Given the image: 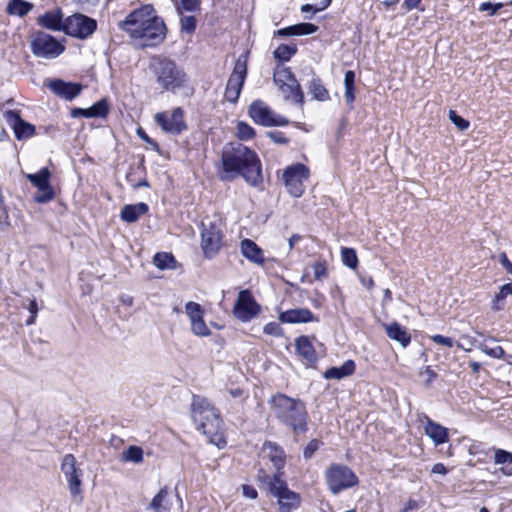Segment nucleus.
<instances>
[{
  "label": "nucleus",
  "instance_id": "53",
  "mask_svg": "<svg viewBox=\"0 0 512 512\" xmlns=\"http://www.w3.org/2000/svg\"><path fill=\"white\" fill-rule=\"evenodd\" d=\"M268 138H270L273 142L277 144H287L288 139L285 137L284 133L281 131H268L266 132Z\"/></svg>",
  "mask_w": 512,
  "mask_h": 512
},
{
  "label": "nucleus",
  "instance_id": "36",
  "mask_svg": "<svg viewBox=\"0 0 512 512\" xmlns=\"http://www.w3.org/2000/svg\"><path fill=\"white\" fill-rule=\"evenodd\" d=\"M153 264L160 270L172 269L176 266V259L172 253L158 252L153 257Z\"/></svg>",
  "mask_w": 512,
  "mask_h": 512
},
{
  "label": "nucleus",
  "instance_id": "35",
  "mask_svg": "<svg viewBox=\"0 0 512 512\" xmlns=\"http://www.w3.org/2000/svg\"><path fill=\"white\" fill-rule=\"evenodd\" d=\"M344 98L348 105H351L355 100V72L347 70L344 75Z\"/></svg>",
  "mask_w": 512,
  "mask_h": 512
},
{
  "label": "nucleus",
  "instance_id": "14",
  "mask_svg": "<svg viewBox=\"0 0 512 512\" xmlns=\"http://www.w3.org/2000/svg\"><path fill=\"white\" fill-rule=\"evenodd\" d=\"M269 494L277 499L281 512H292L301 504L300 494L290 490L284 478L273 486V490Z\"/></svg>",
  "mask_w": 512,
  "mask_h": 512
},
{
  "label": "nucleus",
  "instance_id": "59",
  "mask_svg": "<svg viewBox=\"0 0 512 512\" xmlns=\"http://www.w3.org/2000/svg\"><path fill=\"white\" fill-rule=\"evenodd\" d=\"M72 118L84 117L91 118L89 108H73L70 112Z\"/></svg>",
  "mask_w": 512,
  "mask_h": 512
},
{
  "label": "nucleus",
  "instance_id": "48",
  "mask_svg": "<svg viewBox=\"0 0 512 512\" xmlns=\"http://www.w3.org/2000/svg\"><path fill=\"white\" fill-rule=\"evenodd\" d=\"M449 119L460 131L468 129L470 125L469 121L458 115L454 110L449 111Z\"/></svg>",
  "mask_w": 512,
  "mask_h": 512
},
{
  "label": "nucleus",
  "instance_id": "38",
  "mask_svg": "<svg viewBox=\"0 0 512 512\" xmlns=\"http://www.w3.org/2000/svg\"><path fill=\"white\" fill-rule=\"evenodd\" d=\"M297 53V46L295 44H280L273 52L274 58L281 61L287 62L292 56Z\"/></svg>",
  "mask_w": 512,
  "mask_h": 512
},
{
  "label": "nucleus",
  "instance_id": "40",
  "mask_svg": "<svg viewBox=\"0 0 512 512\" xmlns=\"http://www.w3.org/2000/svg\"><path fill=\"white\" fill-rule=\"evenodd\" d=\"M178 15L185 12H198L201 9V0H178L174 3Z\"/></svg>",
  "mask_w": 512,
  "mask_h": 512
},
{
  "label": "nucleus",
  "instance_id": "7",
  "mask_svg": "<svg viewBox=\"0 0 512 512\" xmlns=\"http://www.w3.org/2000/svg\"><path fill=\"white\" fill-rule=\"evenodd\" d=\"M30 49L38 58L54 59L64 52L65 47L52 35L38 31L32 36Z\"/></svg>",
  "mask_w": 512,
  "mask_h": 512
},
{
  "label": "nucleus",
  "instance_id": "20",
  "mask_svg": "<svg viewBox=\"0 0 512 512\" xmlns=\"http://www.w3.org/2000/svg\"><path fill=\"white\" fill-rule=\"evenodd\" d=\"M185 311L191 322L192 332L201 337L211 334L210 329L204 321V310L199 303L189 301L185 305Z\"/></svg>",
  "mask_w": 512,
  "mask_h": 512
},
{
  "label": "nucleus",
  "instance_id": "17",
  "mask_svg": "<svg viewBox=\"0 0 512 512\" xmlns=\"http://www.w3.org/2000/svg\"><path fill=\"white\" fill-rule=\"evenodd\" d=\"M222 233L219 227L210 222L202 225L201 247L205 257L212 258L221 248Z\"/></svg>",
  "mask_w": 512,
  "mask_h": 512
},
{
  "label": "nucleus",
  "instance_id": "11",
  "mask_svg": "<svg viewBox=\"0 0 512 512\" xmlns=\"http://www.w3.org/2000/svg\"><path fill=\"white\" fill-rule=\"evenodd\" d=\"M96 29V20L81 13L71 15L64 20V33L78 39L88 38Z\"/></svg>",
  "mask_w": 512,
  "mask_h": 512
},
{
  "label": "nucleus",
  "instance_id": "26",
  "mask_svg": "<svg viewBox=\"0 0 512 512\" xmlns=\"http://www.w3.org/2000/svg\"><path fill=\"white\" fill-rule=\"evenodd\" d=\"M37 23L46 29L64 32L63 13L59 8L53 11H47L39 16Z\"/></svg>",
  "mask_w": 512,
  "mask_h": 512
},
{
  "label": "nucleus",
  "instance_id": "16",
  "mask_svg": "<svg viewBox=\"0 0 512 512\" xmlns=\"http://www.w3.org/2000/svg\"><path fill=\"white\" fill-rule=\"evenodd\" d=\"M260 312V306L249 290H242L234 304L233 313L242 322H248Z\"/></svg>",
  "mask_w": 512,
  "mask_h": 512
},
{
  "label": "nucleus",
  "instance_id": "23",
  "mask_svg": "<svg viewBox=\"0 0 512 512\" xmlns=\"http://www.w3.org/2000/svg\"><path fill=\"white\" fill-rule=\"evenodd\" d=\"M426 423L424 425L425 434L433 441L436 446L442 445L449 440V430L425 416Z\"/></svg>",
  "mask_w": 512,
  "mask_h": 512
},
{
  "label": "nucleus",
  "instance_id": "4",
  "mask_svg": "<svg viewBox=\"0 0 512 512\" xmlns=\"http://www.w3.org/2000/svg\"><path fill=\"white\" fill-rule=\"evenodd\" d=\"M275 417L295 434L308 430V413L303 401L278 393L270 400Z\"/></svg>",
  "mask_w": 512,
  "mask_h": 512
},
{
  "label": "nucleus",
  "instance_id": "30",
  "mask_svg": "<svg viewBox=\"0 0 512 512\" xmlns=\"http://www.w3.org/2000/svg\"><path fill=\"white\" fill-rule=\"evenodd\" d=\"M356 369V364L353 360H346L341 366H333L328 368L324 373L323 377L325 379H343L345 377L351 376Z\"/></svg>",
  "mask_w": 512,
  "mask_h": 512
},
{
  "label": "nucleus",
  "instance_id": "37",
  "mask_svg": "<svg viewBox=\"0 0 512 512\" xmlns=\"http://www.w3.org/2000/svg\"><path fill=\"white\" fill-rule=\"evenodd\" d=\"M32 8L33 5L27 1L11 0L7 6V12L11 15H18L19 17H23L27 15Z\"/></svg>",
  "mask_w": 512,
  "mask_h": 512
},
{
  "label": "nucleus",
  "instance_id": "34",
  "mask_svg": "<svg viewBox=\"0 0 512 512\" xmlns=\"http://www.w3.org/2000/svg\"><path fill=\"white\" fill-rule=\"evenodd\" d=\"M494 462L495 464H501L504 465L502 467V472L505 475L511 476L512 475V453L509 451H506L504 449H497L495 451L494 455Z\"/></svg>",
  "mask_w": 512,
  "mask_h": 512
},
{
  "label": "nucleus",
  "instance_id": "39",
  "mask_svg": "<svg viewBox=\"0 0 512 512\" xmlns=\"http://www.w3.org/2000/svg\"><path fill=\"white\" fill-rule=\"evenodd\" d=\"M508 295H512V284L507 283L500 287L499 292L495 295L491 308L493 311H500L504 307V301Z\"/></svg>",
  "mask_w": 512,
  "mask_h": 512
},
{
  "label": "nucleus",
  "instance_id": "46",
  "mask_svg": "<svg viewBox=\"0 0 512 512\" xmlns=\"http://www.w3.org/2000/svg\"><path fill=\"white\" fill-rule=\"evenodd\" d=\"M319 27L315 24L303 22L295 24L296 36L311 35L316 33Z\"/></svg>",
  "mask_w": 512,
  "mask_h": 512
},
{
  "label": "nucleus",
  "instance_id": "25",
  "mask_svg": "<svg viewBox=\"0 0 512 512\" xmlns=\"http://www.w3.org/2000/svg\"><path fill=\"white\" fill-rule=\"evenodd\" d=\"M172 494L167 487H163L153 497L147 510H153L154 512H171L173 507Z\"/></svg>",
  "mask_w": 512,
  "mask_h": 512
},
{
  "label": "nucleus",
  "instance_id": "8",
  "mask_svg": "<svg viewBox=\"0 0 512 512\" xmlns=\"http://www.w3.org/2000/svg\"><path fill=\"white\" fill-rule=\"evenodd\" d=\"M61 471L63 472L68 484L71 497L81 502L82 496V476L83 471L76 465V458L73 454H66L61 462Z\"/></svg>",
  "mask_w": 512,
  "mask_h": 512
},
{
  "label": "nucleus",
  "instance_id": "5",
  "mask_svg": "<svg viewBox=\"0 0 512 512\" xmlns=\"http://www.w3.org/2000/svg\"><path fill=\"white\" fill-rule=\"evenodd\" d=\"M149 68L155 76L156 83L165 91L175 92L185 87L188 81L184 69L168 57H154Z\"/></svg>",
  "mask_w": 512,
  "mask_h": 512
},
{
  "label": "nucleus",
  "instance_id": "52",
  "mask_svg": "<svg viewBox=\"0 0 512 512\" xmlns=\"http://www.w3.org/2000/svg\"><path fill=\"white\" fill-rule=\"evenodd\" d=\"M136 132H137V135H138V136H139L143 141H145L147 144H149V145L152 147V149H153L154 151L159 152V150H160L159 144H158L155 140H153L152 138H150V137L147 135V133L144 131V129H143V128H141V127L137 128V131H136Z\"/></svg>",
  "mask_w": 512,
  "mask_h": 512
},
{
  "label": "nucleus",
  "instance_id": "60",
  "mask_svg": "<svg viewBox=\"0 0 512 512\" xmlns=\"http://www.w3.org/2000/svg\"><path fill=\"white\" fill-rule=\"evenodd\" d=\"M432 473L445 475V474H447V473H448V470H447V468L445 467V465H444V464H442V463H436V464L432 467Z\"/></svg>",
  "mask_w": 512,
  "mask_h": 512
},
{
  "label": "nucleus",
  "instance_id": "19",
  "mask_svg": "<svg viewBox=\"0 0 512 512\" xmlns=\"http://www.w3.org/2000/svg\"><path fill=\"white\" fill-rule=\"evenodd\" d=\"M3 117L7 124L13 129L15 137L18 140L27 139L34 135V125L24 121L20 116V111L12 109L3 110Z\"/></svg>",
  "mask_w": 512,
  "mask_h": 512
},
{
  "label": "nucleus",
  "instance_id": "43",
  "mask_svg": "<svg viewBox=\"0 0 512 512\" xmlns=\"http://www.w3.org/2000/svg\"><path fill=\"white\" fill-rule=\"evenodd\" d=\"M180 16V29L181 32L186 34H193L197 28V19L195 16L189 15L185 16L184 14Z\"/></svg>",
  "mask_w": 512,
  "mask_h": 512
},
{
  "label": "nucleus",
  "instance_id": "24",
  "mask_svg": "<svg viewBox=\"0 0 512 512\" xmlns=\"http://www.w3.org/2000/svg\"><path fill=\"white\" fill-rule=\"evenodd\" d=\"M263 450L267 452V456L273 467L278 472H284L286 463V454L284 449L275 442L266 441L263 444Z\"/></svg>",
  "mask_w": 512,
  "mask_h": 512
},
{
  "label": "nucleus",
  "instance_id": "12",
  "mask_svg": "<svg viewBox=\"0 0 512 512\" xmlns=\"http://www.w3.org/2000/svg\"><path fill=\"white\" fill-rule=\"evenodd\" d=\"M249 116L252 120L264 127L286 126L289 124L288 119L283 116L276 115L263 101L255 100L249 106Z\"/></svg>",
  "mask_w": 512,
  "mask_h": 512
},
{
  "label": "nucleus",
  "instance_id": "56",
  "mask_svg": "<svg viewBox=\"0 0 512 512\" xmlns=\"http://www.w3.org/2000/svg\"><path fill=\"white\" fill-rule=\"evenodd\" d=\"M502 4H493L491 2H484L480 5L479 10L482 12H489L490 15H494L500 8Z\"/></svg>",
  "mask_w": 512,
  "mask_h": 512
},
{
  "label": "nucleus",
  "instance_id": "45",
  "mask_svg": "<svg viewBox=\"0 0 512 512\" xmlns=\"http://www.w3.org/2000/svg\"><path fill=\"white\" fill-rule=\"evenodd\" d=\"M255 135V130L246 122L240 121L237 124V137L240 140H249Z\"/></svg>",
  "mask_w": 512,
  "mask_h": 512
},
{
  "label": "nucleus",
  "instance_id": "58",
  "mask_svg": "<svg viewBox=\"0 0 512 512\" xmlns=\"http://www.w3.org/2000/svg\"><path fill=\"white\" fill-rule=\"evenodd\" d=\"M242 493L244 497L249 499H256L258 497L257 490L253 486L248 484L242 485Z\"/></svg>",
  "mask_w": 512,
  "mask_h": 512
},
{
  "label": "nucleus",
  "instance_id": "64",
  "mask_svg": "<svg viewBox=\"0 0 512 512\" xmlns=\"http://www.w3.org/2000/svg\"><path fill=\"white\" fill-rule=\"evenodd\" d=\"M499 262L503 266V268H505V269L512 264V262L508 259V257H507L505 252H502L499 255Z\"/></svg>",
  "mask_w": 512,
  "mask_h": 512
},
{
  "label": "nucleus",
  "instance_id": "29",
  "mask_svg": "<svg viewBox=\"0 0 512 512\" xmlns=\"http://www.w3.org/2000/svg\"><path fill=\"white\" fill-rule=\"evenodd\" d=\"M295 348L299 356L307 363L312 364L317 361L315 349L308 336H300L295 341Z\"/></svg>",
  "mask_w": 512,
  "mask_h": 512
},
{
  "label": "nucleus",
  "instance_id": "15",
  "mask_svg": "<svg viewBox=\"0 0 512 512\" xmlns=\"http://www.w3.org/2000/svg\"><path fill=\"white\" fill-rule=\"evenodd\" d=\"M309 176L308 168L301 163L291 165L283 173V180L288 192L294 197H300L304 192L303 181Z\"/></svg>",
  "mask_w": 512,
  "mask_h": 512
},
{
  "label": "nucleus",
  "instance_id": "9",
  "mask_svg": "<svg viewBox=\"0 0 512 512\" xmlns=\"http://www.w3.org/2000/svg\"><path fill=\"white\" fill-rule=\"evenodd\" d=\"M25 178L38 190L33 197L36 203L46 204L54 199L55 191L50 183L51 172L47 167L36 173H27Z\"/></svg>",
  "mask_w": 512,
  "mask_h": 512
},
{
  "label": "nucleus",
  "instance_id": "57",
  "mask_svg": "<svg viewBox=\"0 0 512 512\" xmlns=\"http://www.w3.org/2000/svg\"><path fill=\"white\" fill-rule=\"evenodd\" d=\"M274 35L279 37L296 36L295 25L278 29L277 31H275Z\"/></svg>",
  "mask_w": 512,
  "mask_h": 512
},
{
  "label": "nucleus",
  "instance_id": "51",
  "mask_svg": "<svg viewBox=\"0 0 512 512\" xmlns=\"http://www.w3.org/2000/svg\"><path fill=\"white\" fill-rule=\"evenodd\" d=\"M263 331L265 334L275 336V337H279V336L283 335L282 327L280 326L279 323H276V322L267 323L264 326Z\"/></svg>",
  "mask_w": 512,
  "mask_h": 512
},
{
  "label": "nucleus",
  "instance_id": "18",
  "mask_svg": "<svg viewBox=\"0 0 512 512\" xmlns=\"http://www.w3.org/2000/svg\"><path fill=\"white\" fill-rule=\"evenodd\" d=\"M155 121L165 132L172 135H179L188 128L184 121V111L180 107L173 109L170 116L165 112L157 113Z\"/></svg>",
  "mask_w": 512,
  "mask_h": 512
},
{
  "label": "nucleus",
  "instance_id": "2",
  "mask_svg": "<svg viewBox=\"0 0 512 512\" xmlns=\"http://www.w3.org/2000/svg\"><path fill=\"white\" fill-rule=\"evenodd\" d=\"M121 30L133 39H142L143 45L154 47L162 43L166 37V26L163 19L155 15L150 4L135 9L119 23Z\"/></svg>",
  "mask_w": 512,
  "mask_h": 512
},
{
  "label": "nucleus",
  "instance_id": "1",
  "mask_svg": "<svg viewBox=\"0 0 512 512\" xmlns=\"http://www.w3.org/2000/svg\"><path fill=\"white\" fill-rule=\"evenodd\" d=\"M222 171L220 178L223 181L233 180L242 176L245 181L258 187L262 181L261 161L256 152L241 143L226 145L221 155Z\"/></svg>",
  "mask_w": 512,
  "mask_h": 512
},
{
  "label": "nucleus",
  "instance_id": "54",
  "mask_svg": "<svg viewBox=\"0 0 512 512\" xmlns=\"http://www.w3.org/2000/svg\"><path fill=\"white\" fill-rule=\"evenodd\" d=\"M431 340L434 343H436V344H439V345H442V346H446L448 348H451L454 345V341H453L452 338L446 337V336H443V335H440V334H436V335L431 336Z\"/></svg>",
  "mask_w": 512,
  "mask_h": 512
},
{
  "label": "nucleus",
  "instance_id": "41",
  "mask_svg": "<svg viewBox=\"0 0 512 512\" xmlns=\"http://www.w3.org/2000/svg\"><path fill=\"white\" fill-rule=\"evenodd\" d=\"M121 459L135 464L141 463L143 461V449L139 446L131 445L123 451Z\"/></svg>",
  "mask_w": 512,
  "mask_h": 512
},
{
  "label": "nucleus",
  "instance_id": "13",
  "mask_svg": "<svg viewBox=\"0 0 512 512\" xmlns=\"http://www.w3.org/2000/svg\"><path fill=\"white\" fill-rule=\"evenodd\" d=\"M286 100L302 106L304 104V93L295 75L289 68L283 69L278 78H274Z\"/></svg>",
  "mask_w": 512,
  "mask_h": 512
},
{
  "label": "nucleus",
  "instance_id": "47",
  "mask_svg": "<svg viewBox=\"0 0 512 512\" xmlns=\"http://www.w3.org/2000/svg\"><path fill=\"white\" fill-rule=\"evenodd\" d=\"M312 269L315 280H322L327 277V263L325 260H319L313 263Z\"/></svg>",
  "mask_w": 512,
  "mask_h": 512
},
{
  "label": "nucleus",
  "instance_id": "31",
  "mask_svg": "<svg viewBox=\"0 0 512 512\" xmlns=\"http://www.w3.org/2000/svg\"><path fill=\"white\" fill-rule=\"evenodd\" d=\"M387 336L397 341L402 347H407L411 342V335L408 333L405 327L401 326L398 322H392L385 325Z\"/></svg>",
  "mask_w": 512,
  "mask_h": 512
},
{
  "label": "nucleus",
  "instance_id": "61",
  "mask_svg": "<svg viewBox=\"0 0 512 512\" xmlns=\"http://www.w3.org/2000/svg\"><path fill=\"white\" fill-rule=\"evenodd\" d=\"M360 282L367 289H372L374 286V281L370 276H360Z\"/></svg>",
  "mask_w": 512,
  "mask_h": 512
},
{
  "label": "nucleus",
  "instance_id": "27",
  "mask_svg": "<svg viewBox=\"0 0 512 512\" xmlns=\"http://www.w3.org/2000/svg\"><path fill=\"white\" fill-rule=\"evenodd\" d=\"M241 253L249 261L263 265L265 263V257L263 250L251 239H244L241 241Z\"/></svg>",
  "mask_w": 512,
  "mask_h": 512
},
{
  "label": "nucleus",
  "instance_id": "22",
  "mask_svg": "<svg viewBox=\"0 0 512 512\" xmlns=\"http://www.w3.org/2000/svg\"><path fill=\"white\" fill-rule=\"evenodd\" d=\"M279 320L282 323L289 324L319 321L318 317H316L308 308H297L283 311L279 315Z\"/></svg>",
  "mask_w": 512,
  "mask_h": 512
},
{
  "label": "nucleus",
  "instance_id": "6",
  "mask_svg": "<svg viewBox=\"0 0 512 512\" xmlns=\"http://www.w3.org/2000/svg\"><path fill=\"white\" fill-rule=\"evenodd\" d=\"M324 476L328 489L334 495L356 486L359 482L353 470L343 464H331Z\"/></svg>",
  "mask_w": 512,
  "mask_h": 512
},
{
  "label": "nucleus",
  "instance_id": "28",
  "mask_svg": "<svg viewBox=\"0 0 512 512\" xmlns=\"http://www.w3.org/2000/svg\"><path fill=\"white\" fill-rule=\"evenodd\" d=\"M148 205L144 202H139L136 204H127L125 205L121 212L120 218L121 220L127 223L136 222L142 215L148 212Z\"/></svg>",
  "mask_w": 512,
  "mask_h": 512
},
{
  "label": "nucleus",
  "instance_id": "50",
  "mask_svg": "<svg viewBox=\"0 0 512 512\" xmlns=\"http://www.w3.org/2000/svg\"><path fill=\"white\" fill-rule=\"evenodd\" d=\"M481 349L486 355L492 358L505 359L506 353L501 346H495L493 348L482 346Z\"/></svg>",
  "mask_w": 512,
  "mask_h": 512
},
{
  "label": "nucleus",
  "instance_id": "42",
  "mask_svg": "<svg viewBox=\"0 0 512 512\" xmlns=\"http://www.w3.org/2000/svg\"><path fill=\"white\" fill-rule=\"evenodd\" d=\"M91 118H105L109 113L108 101L103 98L89 107Z\"/></svg>",
  "mask_w": 512,
  "mask_h": 512
},
{
  "label": "nucleus",
  "instance_id": "55",
  "mask_svg": "<svg viewBox=\"0 0 512 512\" xmlns=\"http://www.w3.org/2000/svg\"><path fill=\"white\" fill-rule=\"evenodd\" d=\"M421 375H426L425 386L430 387L432 382L436 379L437 373L430 367L426 366L423 371L420 372Z\"/></svg>",
  "mask_w": 512,
  "mask_h": 512
},
{
  "label": "nucleus",
  "instance_id": "33",
  "mask_svg": "<svg viewBox=\"0 0 512 512\" xmlns=\"http://www.w3.org/2000/svg\"><path fill=\"white\" fill-rule=\"evenodd\" d=\"M308 91L313 95V98L318 101H326L329 99V92L318 77H314L310 81Z\"/></svg>",
  "mask_w": 512,
  "mask_h": 512
},
{
  "label": "nucleus",
  "instance_id": "62",
  "mask_svg": "<svg viewBox=\"0 0 512 512\" xmlns=\"http://www.w3.org/2000/svg\"><path fill=\"white\" fill-rule=\"evenodd\" d=\"M27 309L28 311L30 312V314H34V316H37V313H38V304L36 302V299H30L29 300V303H28V306H27Z\"/></svg>",
  "mask_w": 512,
  "mask_h": 512
},
{
  "label": "nucleus",
  "instance_id": "44",
  "mask_svg": "<svg viewBox=\"0 0 512 512\" xmlns=\"http://www.w3.org/2000/svg\"><path fill=\"white\" fill-rule=\"evenodd\" d=\"M341 256L343 263L351 268L355 269L358 265V257L356 254V251L353 248H342L341 250Z\"/></svg>",
  "mask_w": 512,
  "mask_h": 512
},
{
  "label": "nucleus",
  "instance_id": "21",
  "mask_svg": "<svg viewBox=\"0 0 512 512\" xmlns=\"http://www.w3.org/2000/svg\"><path fill=\"white\" fill-rule=\"evenodd\" d=\"M47 87L53 94L67 101H72L82 91V85L80 83L66 82L62 79L49 80Z\"/></svg>",
  "mask_w": 512,
  "mask_h": 512
},
{
  "label": "nucleus",
  "instance_id": "32",
  "mask_svg": "<svg viewBox=\"0 0 512 512\" xmlns=\"http://www.w3.org/2000/svg\"><path fill=\"white\" fill-rule=\"evenodd\" d=\"M284 474V472L275 470V473L271 476L264 469L260 468L256 478L259 487L266 490L269 494L273 490V486L277 485V482H280L284 478Z\"/></svg>",
  "mask_w": 512,
  "mask_h": 512
},
{
  "label": "nucleus",
  "instance_id": "63",
  "mask_svg": "<svg viewBox=\"0 0 512 512\" xmlns=\"http://www.w3.org/2000/svg\"><path fill=\"white\" fill-rule=\"evenodd\" d=\"M417 507L418 503L415 500L410 499L400 512H409L411 510L417 509Z\"/></svg>",
  "mask_w": 512,
  "mask_h": 512
},
{
  "label": "nucleus",
  "instance_id": "49",
  "mask_svg": "<svg viewBox=\"0 0 512 512\" xmlns=\"http://www.w3.org/2000/svg\"><path fill=\"white\" fill-rule=\"evenodd\" d=\"M323 443L318 439H312L303 449V457L309 460L313 457L315 452L320 448Z\"/></svg>",
  "mask_w": 512,
  "mask_h": 512
},
{
  "label": "nucleus",
  "instance_id": "3",
  "mask_svg": "<svg viewBox=\"0 0 512 512\" xmlns=\"http://www.w3.org/2000/svg\"><path fill=\"white\" fill-rule=\"evenodd\" d=\"M191 417L197 429L219 448L226 444L221 433L223 421L218 409L205 397L193 395Z\"/></svg>",
  "mask_w": 512,
  "mask_h": 512
},
{
  "label": "nucleus",
  "instance_id": "10",
  "mask_svg": "<svg viewBox=\"0 0 512 512\" xmlns=\"http://www.w3.org/2000/svg\"><path fill=\"white\" fill-rule=\"evenodd\" d=\"M247 76V56L241 55L237 59L234 69L227 81L225 98L231 103H236L242 91Z\"/></svg>",
  "mask_w": 512,
  "mask_h": 512
}]
</instances>
